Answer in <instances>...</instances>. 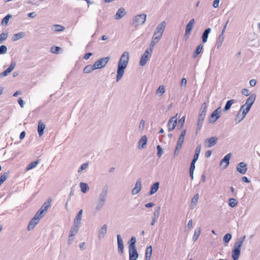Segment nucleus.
I'll return each instance as SVG.
<instances>
[{
	"mask_svg": "<svg viewBox=\"0 0 260 260\" xmlns=\"http://www.w3.org/2000/svg\"><path fill=\"white\" fill-rule=\"evenodd\" d=\"M177 114L170 119L168 123V127L169 132L172 131L175 129L177 124Z\"/></svg>",
	"mask_w": 260,
	"mask_h": 260,
	"instance_id": "nucleus-9",
	"label": "nucleus"
},
{
	"mask_svg": "<svg viewBox=\"0 0 260 260\" xmlns=\"http://www.w3.org/2000/svg\"><path fill=\"white\" fill-rule=\"evenodd\" d=\"M147 138L146 136H143L141 137L139 141V147L144 148L147 144Z\"/></svg>",
	"mask_w": 260,
	"mask_h": 260,
	"instance_id": "nucleus-32",
	"label": "nucleus"
},
{
	"mask_svg": "<svg viewBox=\"0 0 260 260\" xmlns=\"http://www.w3.org/2000/svg\"><path fill=\"white\" fill-rule=\"evenodd\" d=\"M108 194V187L107 185H105L102 188V190L99 194L98 197V201L103 202L106 203L107 199Z\"/></svg>",
	"mask_w": 260,
	"mask_h": 260,
	"instance_id": "nucleus-6",
	"label": "nucleus"
},
{
	"mask_svg": "<svg viewBox=\"0 0 260 260\" xmlns=\"http://www.w3.org/2000/svg\"><path fill=\"white\" fill-rule=\"evenodd\" d=\"M147 15L145 14H141L137 15L134 19L133 24L135 26H139L143 24L146 19Z\"/></svg>",
	"mask_w": 260,
	"mask_h": 260,
	"instance_id": "nucleus-4",
	"label": "nucleus"
},
{
	"mask_svg": "<svg viewBox=\"0 0 260 260\" xmlns=\"http://www.w3.org/2000/svg\"><path fill=\"white\" fill-rule=\"evenodd\" d=\"M211 28H209V27L207 28L204 31L203 33L202 34V43L203 44H204L207 42L208 36H209V34L211 32Z\"/></svg>",
	"mask_w": 260,
	"mask_h": 260,
	"instance_id": "nucleus-23",
	"label": "nucleus"
},
{
	"mask_svg": "<svg viewBox=\"0 0 260 260\" xmlns=\"http://www.w3.org/2000/svg\"><path fill=\"white\" fill-rule=\"evenodd\" d=\"M128 253L129 260H137L138 258L139 254L137 252L136 248L132 249L129 248Z\"/></svg>",
	"mask_w": 260,
	"mask_h": 260,
	"instance_id": "nucleus-17",
	"label": "nucleus"
},
{
	"mask_svg": "<svg viewBox=\"0 0 260 260\" xmlns=\"http://www.w3.org/2000/svg\"><path fill=\"white\" fill-rule=\"evenodd\" d=\"M201 145H199L197 147H196V150H195V153L194 154L196 155H200V152H201Z\"/></svg>",
	"mask_w": 260,
	"mask_h": 260,
	"instance_id": "nucleus-62",
	"label": "nucleus"
},
{
	"mask_svg": "<svg viewBox=\"0 0 260 260\" xmlns=\"http://www.w3.org/2000/svg\"><path fill=\"white\" fill-rule=\"evenodd\" d=\"M232 235L230 233L226 234L223 238V241L224 243H228L230 240L232 239Z\"/></svg>",
	"mask_w": 260,
	"mask_h": 260,
	"instance_id": "nucleus-51",
	"label": "nucleus"
},
{
	"mask_svg": "<svg viewBox=\"0 0 260 260\" xmlns=\"http://www.w3.org/2000/svg\"><path fill=\"white\" fill-rule=\"evenodd\" d=\"M51 199H48L47 200V201L46 202H45L43 204V205L42 206V207H41L42 209H43L44 210H45V211H47L48 208L50 207L51 206Z\"/></svg>",
	"mask_w": 260,
	"mask_h": 260,
	"instance_id": "nucleus-35",
	"label": "nucleus"
},
{
	"mask_svg": "<svg viewBox=\"0 0 260 260\" xmlns=\"http://www.w3.org/2000/svg\"><path fill=\"white\" fill-rule=\"evenodd\" d=\"M194 24V19H191L189 22L187 24L185 27V37L188 36L191 31L193 26Z\"/></svg>",
	"mask_w": 260,
	"mask_h": 260,
	"instance_id": "nucleus-18",
	"label": "nucleus"
},
{
	"mask_svg": "<svg viewBox=\"0 0 260 260\" xmlns=\"http://www.w3.org/2000/svg\"><path fill=\"white\" fill-rule=\"evenodd\" d=\"M12 17V15L10 14L7 15L3 19L2 21V24L4 25H7L9 22L10 18Z\"/></svg>",
	"mask_w": 260,
	"mask_h": 260,
	"instance_id": "nucleus-44",
	"label": "nucleus"
},
{
	"mask_svg": "<svg viewBox=\"0 0 260 260\" xmlns=\"http://www.w3.org/2000/svg\"><path fill=\"white\" fill-rule=\"evenodd\" d=\"M107 231V225L104 224L99 231L98 238L100 240L103 239L106 234Z\"/></svg>",
	"mask_w": 260,
	"mask_h": 260,
	"instance_id": "nucleus-19",
	"label": "nucleus"
},
{
	"mask_svg": "<svg viewBox=\"0 0 260 260\" xmlns=\"http://www.w3.org/2000/svg\"><path fill=\"white\" fill-rule=\"evenodd\" d=\"M125 14L126 13L125 11V9L123 8H121L117 10L115 15V19L116 20H119L122 17H123Z\"/></svg>",
	"mask_w": 260,
	"mask_h": 260,
	"instance_id": "nucleus-22",
	"label": "nucleus"
},
{
	"mask_svg": "<svg viewBox=\"0 0 260 260\" xmlns=\"http://www.w3.org/2000/svg\"><path fill=\"white\" fill-rule=\"evenodd\" d=\"M220 115H218L214 112H213L210 115V118L209 119V123H214L218 118H219Z\"/></svg>",
	"mask_w": 260,
	"mask_h": 260,
	"instance_id": "nucleus-31",
	"label": "nucleus"
},
{
	"mask_svg": "<svg viewBox=\"0 0 260 260\" xmlns=\"http://www.w3.org/2000/svg\"><path fill=\"white\" fill-rule=\"evenodd\" d=\"M50 51L52 53L59 54L63 52V50L60 47L53 46L51 47Z\"/></svg>",
	"mask_w": 260,
	"mask_h": 260,
	"instance_id": "nucleus-28",
	"label": "nucleus"
},
{
	"mask_svg": "<svg viewBox=\"0 0 260 260\" xmlns=\"http://www.w3.org/2000/svg\"><path fill=\"white\" fill-rule=\"evenodd\" d=\"M166 23L165 21H162L160 24H159L157 25V26L154 32L155 33V35L156 34L162 35L163 32H164L165 27H166Z\"/></svg>",
	"mask_w": 260,
	"mask_h": 260,
	"instance_id": "nucleus-20",
	"label": "nucleus"
},
{
	"mask_svg": "<svg viewBox=\"0 0 260 260\" xmlns=\"http://www.w3.org/2000/svg\"><path fill=\"white\" fill-rule=\"evenodd\" d=\"M237 201L235 199L231 198L229 200V205L231 207H234L237 205Z\"/></svg>",
	"mask_w": 260,
	"mask_h": 260,
	"instance_id": "nucleus-50",
	"label": "nucleus"
},
{
	"mask_svg": "<svg viewBox=\"0 0 260 260\" xmlns=\"http://www.w3.org/2000/svg\"><path fill=\"white\" fill-rule=\"evenodd\" d=\"M8 37V33L7 32H3L0 34V43H3L5 41Z\"/></svg>",
	"mask_w": 260,
	"mask_h": 260,
	"instance_id": "nucleus-46",
	"label": "nucleus"
},
{
	"mask_svg": "<svg viewBox=\"0 0 260 260\" xmlns=\"http://www.w3.org/2000/svg\"><path fill=\"white\" fill-rule=\"evenodd\" d=\"M203 49V45L202 44L199 45L193 52V58H195L202 52Z\"/></svg>",
	"mask_w": 260,
	"mask_h": 260,
	"instance_id": "nucleus-34",
	"label": "nucleus"
},
{
	"mask_svg": "<svg viewBox=\"0 0 260 260\" xmlns=\"http://www.w3.org/2000/svg\"><path fill=\"white\" fill-rule=\"evenodd\" d=\"M129 59V53L127 51L124 52L121 55L118 62L116 82H118L122 78L124 73V70L128 64Z\"/></svg>",
	"mask_w": 260,
	"mask_h": 260,
	"instance_id": "nucleus-1",
	"label": "nucleus"
},
{
	"mask_svg": "<svg viewBox=\"0 0 260 260\" xmlns=\"http://www.w3.org/2000/svg\"><path fill=\"white\" fill-rule=\"evenodd\" d=\"M45 126V125L41 120L39 121L38 125V133L40 137L43 135Z\"/></svg>",
	"mask_w": 260,
	"mask_h": 260,
	"instance_id": "nucleus-25",
	"label": "nucleus"
},
{
	"mask_svg": "<svg viewBox=\"0 0 260 260\" xmlns=\"http://www.w3.org/2000/svg\"><path fill=\"white\" fill-rule=\"evenodd\" d=\"M110 59V57L107 56L101 58L96 60L94 63V67L96 69H100L105 67Z\"/></svg>",
	"mask_w": 260,
	"mask_h": 260,
	"instance_id": "nucleus-3",
	"label": "nucleus"
},
{
	"mask_svg": "<svg viewBox=\"0 0 260 260\" xmlns=\"http://www.w3.org/2000/svg\"><path fill=\"white\" fill-rule=\"evenodd\" d=\"M18 103L20 105L21 108L24 107L25 102L22 100V99L21 98L18 99Z\"/></svg>",
	"mask_w": 260,
	"mask_h": 260,
	"instance_id": "nucleus-64",
	"label": "nucleus"
},
{
	"mask_svg": "<svg viewBox=\"0 0 260 260\" xmlns=\"http://www.w3.org/2000/svg\"><path fill=\"white\" fill-rule=\"evenodd\" d=\"M9 173L5 172L0 177V186L4 182V181L8 177Z\"/></svg>",
	"mask_w": 260,
	"mask_h": 260,
	"instance_id": "nucleus-45",
	"label": "nucleus"
},
{
	"mask_svg": "<svg viewBox=\"0 0 260 260\" xmlns=\"http://www.w3.org/2000/svg\"><path fill=\"white\" fill-rule=\"evenodd\" d=\"M181 147H182V146L178 145L177 144L176 145V146L175 147V149L174 151V156H175L176 155H177L178 154L179 151L180 149L181 148Z\"/></svg>",
	"mask_w": 260,
	"mask_h": 260,
	"instance_id": "nucleus-60",
	"label": "nucleus"
},
{
	"mask_svg": "<svg viewBox=\"0 0 260 260\" xmlns=\"http://www.w3.org/2000/svg\"><path fill=\"white\" fill-rule=\"evenodd\" d=\"M160 207L158 206L153 213V217L158 218L160 214Z\"/></svg>",
	"mask_w": 260,
	"mask_h": 260,
	"instance_id": "nucleus-53",
	"label": "nucleus"
},
{
	"mask_svg": "<svg viewBox=\"0 0 260 260\" xmlns=\"http://www.w3.org/2000/svg\"><path fill=\"white\" fill-rule=\"evenodd\" d=\"M245 239V236L239 239L234 244L232 251V258L233 260H238L240 255L241 248Z\"/></svg>",
	"mask_w": 260,
	"mask_h": 260,
	"instance_id": "nucleus-2",
	"label": "nucleus"
},
{
	"mask_svg": "<svg viewBox=\"0 0 260 260\" xmlns=\"http://www.w3.org/2000/svg\"><path fill=\"white\" fill-rule=\"evenodd\" d=\"M80 186L81 190L83 193H85L87 190L89 189V187L87 183L81 182L80 183Z\"/></svg>",
	"mask_w": 260,
	"mask_h": 260,
	"instance_id": "nucleus-41",
	"label": "nucleus"
},
{
	"mask_svg": "<svg viewBox=\"0 0 260 260\" xmlns=\"http://www.w3.org/2000/svg\"><path fill=\"white\" fill-rule=\"evenodd\" d=\"M224 36L222 35V34H220L218 38V40L217 41L216 45L217 48H219L222 45V42L224 40Z\"/></svg>",
	"mask_w": 260,
	"mask_h": 260,
	"instance_id": "nucleus-42",
	"label": "nucleus"
},
{
	"mask_svg": "<svg viewBox=\"0 0 260 260\" xmlns=\"http://www.w3.org/2000/svg\"><path fill=\"white\" fill-rule=\"evenodd\" d=\"M165 91V89L164 88V86L162 85L159 86L157 90V93H160V96H161L162 94L164 93Z\"/></svg>",
	"mask_w": 260,
	"mask_h": 260,
	"instance_id": "nucleus-58",
	"label": "nucleus"
},
{
	"mask_svg": "<svg viewBox=\"0 0 260 260\" xmlns=\"http://www.w3.org/2000/svg\"><path fill=\"white\" fill-rule=\"evenodd\" d=\"M184 137H182V136H180L179 138H178L177 144L178 145L182 146V144H183V142H184Z\"/></svg>",
	"mask_w": 260,
	"mask_h": 260,
	"instance_id": "nucleus-59",
	"label": "nucleus"
},
{
	"mask_svg": "<svg viewBox=\"0 0 260 260\" xmlns=\"http://www.w3.org/2000/svg\"><path fill=\"white\" fill-rule=\"evenodd\" d=\"M136 242V238L135 237H132L129 241L128 249L129 248L132 249V248H136V247L135 246Z\"/></svg>",
	"mask_w": 260,
	"mask_h": 260,
	"instance_id": "nucleus-40",
	"label": "nucleus"
},
{
	"mask_svg": "<svg viewBox=\"0 0 260 260\" xmlns=\"http://www.w3.org/2000/svg\"><path fill=\"white\" fill-rule=\"evenodd\" d=\"M39 162V159L31 162L26 167V170L28 171L35 168Z\"/></svg>",
	"mask_w": 260,
	"mask_h": 260,
	"instance_id": "nucleus-36",
	"label": "nucleus"
},
{
	"mask_svg": "<svg viewBox=\"0 0 260 260\" xmlns=\"http://www.w3.org/2000/svg\"><path fill=\"white\" fill-rule=\"evenodd\" d=\"M256 99V94L253 93L250 95V96L247 99L245 104L243 105L240 109L242 110L245 107H247L251 108L252 105L253 104Z\"/></svg>",
	"mask_w": 260,
	"mask_h": 260,
	"instance_id": "nucleus-7",
	"label": "nucleus"
},
{
	"mask_svg": "<svg viewBox=\"0 0 260 260\" xmlns=\"http://www.w3.org/2000/svg\"><path fill=\"white\" fill-rule=\"evenodd\" d=\"M141 188L142 180L141 178H139L137 180L135 186L132 190V194L133 195H135L138 193L141 190Z\"/></svg>",
	"mask_w": 260,
	"mask_h": 260,
	"instance_id": "nucleus-11",
	"label": "nucleus"
},
{
	"mask_svg": "<svg viewBox=\"0 0 260 260\" xmlns=\"http://www.w3.org/2000/svg\"><path fill=\"white\" fill-rule=\"evenodd\" d=\"M51 29L53 31L58 32L63 31L64 29V28L61 25L58 24H54L51 26Z\"/></svg>",
	"mask_w": 260,
	"mask_h": 260,
	"instance_id": "nucleus-30",
	"label": "nucleus"
},
{
	"mask_svg": "<svg viewBox=\"0 0 260 260\" xmlns=\"http://www.w3.org/2000/svg\"><path fill=\"white\" fill-rule=\"evenodd\" d=\"M152 52H150V50L147 48V49L144 52L140 58V66H144L146 64L147 61L150 59Z\"/></svg>",
	"mask_w": 260,
	"mask_h": 260,
	"instance_id": "nucleus-5",
	"label": "nucleus"
},
{
	"mask_svg": "<svg viewBox=\"0 0 260 260\" xmlns=\"http://www.w3.org/2000/svg\"><path fill=\"white\" fill-rule=\"evenodd\" d=\"M241 92H242V94H243V95H244L245 96H248L250 94V92L249 90H248L246 88H243Z\"/></svg>",
	"mask_w": 260,
	"mask_h": 260,
	"instance_id": "nucleus-61",
	"label": "nucleus"
},
{
	"mask_svg": "<svg viewBox=\"0 0 260 260\" xmlns=\"http://www.w3.org/2000/svg\"><path fill=\"white\" fill-rule=\"evenodd\" d=\"M118 252L120 255H122L123 253L124 246L123 240L120 235H117Z\"/></svg>",
	"mask_w": 260,
	"mask_h": 260,
	"instance_id": "nucleus-15",
	"label": "nucleus"
},
{
	"mask_svg": "<svg viewBox=\"0 0 260 260\" xmlns=\"http://www.w3.org/2000/svg\"><path fill=\"white\" fill-rule=\"evenodd\" d=\"M152 252V248L151 245L148 246L145 251V255H150L151 256Z\"/></svg>",
	"mask_w": 260,
	"mask_h": 260,
	"instance_id": "nucleus-57",
	"label": "nucleus"
},
{
	"mask_svg": "<svg viewBox=\"0 0 260 260\" xmlns=\"http://www.w3.org/2000/svg\"><path fill=\"white\" fill-rule=\"evenodd\" d=\"M247 165L244 162L239 163L236 167V170L241 174H245L247 171Z\"/></svg>",
	"mask_w": 260,
	"mask_h": 260,
	"instance_id": "nucleus-10",
	"label": "nucleus"
},
{
	"mask_svg": "<svg viewBox=\"0 0 260 260\" xmlns=\"http://www.w3.org/2000/svg\"><path fill=\"white\" fill-rule=\"evenodd\" d=\"M199 199V194L198 193L196 194L191 200V206H196Z\"/></svg>",
	"mask_w": 260,
	"mask_h": 260,
	"instance_id": "nucleus-43",
	"label": "nucleus"
},
{
	"mask_svg": "<svg viewBox=\"0 0 260 260\" xmlns=\"http://www.w3.org/2000/svg\"><path fill=\"white\" fill-rule=\"evenodd\" d=\"M159 183L158 182H155L151 186L150 190L148 193L149 196H151L155 193L159 188Z\"/></svg>",
	"mask_w": 260,
	"mask_h": 260,
	"instance_id": "nucleus-24",
	"label": "nucleus"
},
{
	"mask_svg": "<svg viewBox=\"0 0 260 260\" xmlns=\"http://www.w3.org/2000/svg\"><path fill=\"white\" fill-rule=\"evenodd\" d=\"M89 166V162H86L82 164L78 170L79 173H81L83 170L86 169Z\"/></svg>",
	"mask_w": 260,
	"mask_h": 260,
	"instance_id": "nucleus-52",
	"label": "nucleus"
},
{
	"mask_svg": "<svg viewBox=\"0 0 260 260\" xmlns=\"http://www.w3.org/2000/svg\"><path fill=\"white\" fill-rule=\"evenodd\" d=\"M79 229L72 227L70 231V234L68 237V244H71L73 240H74V237L77 234L78 232Z\"/></svg>",
	"mask_w": 260,
	"mask_h": 260,
	"instance_id": "nucleus-16",
	"label": "nucleus"
},
{
	"mask_svg": "<svg viewBox=\"0 0 260 260\" xmlns=\"http://www.w3.org/2000/svg\"><path fill=\"white\" fill-rule=\"evenodd\" d=\"M156 148L157 150V155L159 158H160L163 153V150L160 145H157Z\"/></svg>",
	"mask_w": 260,
	"mask_h": 260,
	"instance_id": "nucleus-56",
	"label": "nucleus"
},
{
	"mask_svg": "<svg viewBox=\"0 0 260 260\" xmlns=\"http://www.w3.org/2000/svg\"><path fill=\"white\" fill-rule=\"evenodd\" d=\"M207 106L205 102L203 103L200 108V113L205 114H206Z\"/></svg>",
	"mask_w": 260,
	"mask_h": 260,
	"instance_id": "nucleus-48",
	"label": "nucleus"
},
{
	"mask_svg": "<svg viewBox=\"0 0 260 260\" xmlns=\"http://www.w3.org/2000/svg\"><path fill=\"white\" fill-rule=\"evenodd\" d=\"M105 205V203L98 201V202L97 203L96 206L95 207V210L96 211L101 210Z\"/></svg>",
	"mask_w": 260,
	"mask_h": 260,
	"instance_id": "nucleus-39",
	"label": "nucleus"
},
{
	"mask_svg": "<svg viewBox=\"0 0 260 260\" xmlns=\"http://www.w3.org/2000/svg\"><path fill=\"white\" fill-rule=\"evenodd\" d=\"M16 63L15 61H11V64L8 67V68L4 72L0 73V78L8 76V74H10L13 70V69L16 66Z\"/></svg>",
	"mask_w": 260,
	"mask_h": 260,
	"instance_id": "nucleus-12",
	"label": "nucleus"
},
{
	"mask_svg": "<svg viewBox=\"0 0 260 260\" xmlns=\"http://www.w3.org/2000/svg\"><path fill=\"white\" fill-rule=\"evenodd\" d=\"M40 218L39 216H35L29 221L27 226L28 231L32 230L35 226L39 223Z\"/></svg>",
	"mask_w": 260,
	"mask_h": 260,
	"instance_id": "nucleus-14",
	"label": "nucleus"
},
{
	"mask_svg": "<svg viewBox=\"0 0 260 260\" xmlns=\"http://www.w3.org/2000/svg\"><path fill=\"white\" fill-rule=\"evenodd\" d=\"M83 213V210L81 209L78 212V214L76 216V217L74 219V224L72 227L79 229V228L81 225V220L82 217V215Z\"/></svg>",
	"mask_w": 260,
	"mask_h": 260,
	"instance_id": "nucleus-8",
	"label": "nucleus"
},
{
	"mask_svg": "<svg viewBox=\"0 0 260 260\" xmlns=\"http://www.w3.org/2000/svg\"><path fill=\"white\" fill-rule=\"evenodd\" d=\"M201 234V229L200 228H197L194 230V233L192 237V240L194 242L197 241V240L198 239L199 237L200 236Z\"/></svg>",
	"mask_w": 260,
	"mask_h": 260,
	"instance_id": "nucleus-38",
	"label": "nucleus"
},
{
	"mask_svg": "<svg viewBox=\"0 0 260 260\" xmlns=\"http://www.w3.org/2000/svg\"><path fill=\"white\" fill-rule=\"evenodd\" d=\"M8 50L7 47L4 45L0 46V54H4L7 53Z\"/></svg>",
	"mask_w": 260,
	"mask_h": 260,
	"instance_id": "nucleus-55",
	"label": "nucleus"
},
{
	"mask_svg": "<svg viewBox=\"0 0 260 260\" xmlns=\"http://www.w3.org/2000/svg\"><path fill=\"white\" fill-rule=\"evenodd\" d=\"M95 70H96V68L94 67V64L93 65L88 64L85 66L83 69V72L84 74H88Z\"/></svg>",
	"mask_w": 260,
	"mask_h": 260,
	"instance_id": "nucleus-27",
	"label": "nucleus"
},
{
	"mask_svg": "<svg viewBox=\"0 0 260 260\" xmlns=\"http://www.w3.org/2000/svg\"><path fill=\"white\" fill-rule=\"evenodd\" d=\"M25 35V32H20L17 34H14L12 38V40L13 41H18L22 38H23Z\"/></svg>",
	"mask_w": 260,
	"mask_h": 260,
	"instance_id": "nucleus-26",
	"label": "nucleus"
},
{
	"mask_svg": "<svg viewBox=\"0 0 260 260\" xmlns=\"http://www.w3.org/2000/svg\"><path fill=\"white\" fill-rule=\"evenodd\" d=\"M217 141L218 138L215 136L207 138L205 141L206 146L207 148L211 147L217 143Z\"/></svg>",
	"mask_w": 260,
	"mask_h": 260,
	"instance_id": "nucleus-13",
	"label": "nucleus"
},
{
	"mask_svg": "<svg viewBox=\"0 0 260 260\" xmlns=\"http://www.w3.org/2000/svg\"><path fill=\"white\" fill-rule=\"evenodd\" d=\"M231 157V154L229 153L226 154L223 159H222L220 162V165H222L223 163H225V165L223 166V168H226L230 164V159Z\"/></svg>",
	"mask_w": 260,
	"mask_h": 260,
	"instance_id": "nucleus-21",
	"label": "nucleus"
},
{
	"mask_svg": "<svg viewBox=\"0 0 260 260\" xmlns=\"http://www.w3.org/2000/svg\"><path fill=\"white\" fill-rule=\"evenodd\" d=\"M158 38H155L152 37V40L151 41L150 44L149 46L148 49L150 50V52H152L153 50V47L155 44H156L158 42Z\"/></svg>",
	"mask_w": 260,
	"mask_h": 260,
	"instance_id": "nucleus-29",
	"label": "nucleus"
},
{
	"mask_svg": "<svg viewBox=\"0 0 260 260\" xmlns=\"http://www.w3.org/2000/svg\"><path fill=\"white\" fill-rule=\"evenodd\" d=\"M184 121H185V116H183L178 121V127H177L178 129H180L183 127L184 123Z\"/></svg>",
	"mask_w": 260,
	"mask_h": 260,
	"instance_id": "nucleus-49",
	"label": "nucleus"
},
{
	"mask_svg": "<svg viewBox=\"0 0 260 260\" xmlns=\"http://www.w3.org/2000/svg\"><path fill=\"white\" fill-rule=\"evenodd\" d=\"M46 211L44 210L41 208L38 210L37 213L35 216H39L40 219L43 216V214L46 213Z\"/></svg>",
	"mask_w": 260,
	"mask_h": 260,
	"instance_id": "nucleus-54",
	"label": "nucleus"
},
{
	"mask_svg": "<svg viewBox=\"0 0 260 260\" xmlns=\"http://www.w3.org/2000/svg\"><path fill=\"white\" fill-rule=\"evenodd\" d=\"M250 109V108L249 107H246L245 108L244 107L243 109H242V117L241 119H240L239 120H238V121L236 118V120L237 121V123H239L241 121H242L243 119V118L245 117L246 114L249 111Z\"/></svg>",
	"mask_w": 260,
	"mask_h": 260,
	"instance_id": "nucleus-33",
	"label": "nucleus"
},
{
	"mask_svg": "<svg viewBox=\"0 0 260 260\" xmlns=\"http://www.w3.org/2000/svg\"><path fill=\"white\" fill-rule=\"evenodd\" d=\"M234 102H235L234 100H231L228 101L225 104V105L223 109V112H226L228 110H229L231 108L232 104L233 103H234Z\"/></svg>",
	"mask_w": 260,
	"mask_h": 260,
	"instance_id": "nucleus-37",
	"label": "nucleus"
},
{
	"mask_svg": "<svg viewBox=\"0 0 260 260\" xmlns=\"http://www.w3.org/2000/svg\"><path fill=\"white\" fill-rule=\"evenodd\" d=\"M206 115L205 114L199 113L198 120L204 121Z\"/></svg>",
	"mask_w": 260,
	"mask_h": 260,
	"instance_id": "nucleus-63",
	"label": "nucleus"
},
{
	"mask_svg": "<svg viewBox=\"0 0 260 260\" xmlns=\"http://www.w3.org/2000/svg\"><path fill=\"white\" fill-rule=\"evenodd\" d=\"M204 121L198 120L196 127V134H198L201 129Z\"/></svg>",
	"mask_w": 260,
	"mask_h": 260,
	"instance_id": "nucleus-47",
	"label": "nucleus"
}]
</instances>
